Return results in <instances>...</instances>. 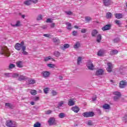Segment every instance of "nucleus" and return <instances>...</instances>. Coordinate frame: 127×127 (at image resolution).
<instances>
[{
    "instance_id": "obj_20",
    "label": "nucleus",
    "mask_w": 127,
    "mask_h": 127,
    "mask_svg": "<svg viewBox=\"0 0 127 127\" xmlns=\"http://www.w3.org/2000/svg\"><path fill=\"white\" fill-rule=\"evenodd\" d=\"M65 102L61 101L58 102V108H61V107H64V104Z\"/></svg>"
},
{
    "instance_id": "obj_30",
    "label": "nucleus",
    "mask_w": 127,
    "mask_h": 127,
    "mask_svg": "<svg viewBox=\"0 0 127 127\" xmlns=\"http://www.w3.org/2000/svg\"><path fill=\"white\" fill-rule=\"evenodd\" d=\"M52 58H51V56H49L47 57L44 58V61L45 62H47V61H49V60H51Z\"/></svg>"
},
{
    "instance_id": "obj_58",
    "label": "nucleus",
    "mask_w": 127,
    "mask_h": 127,
    "mask_svg": "<svg viewBox=\"0 0 127 127\" xmlns=\"http://www.w3.org/2000/svg\"><path fill=\"white\" fill-rule=\"evenodd\" d=\"M46 21L47 22H50V23L52 22V20H51V19L50 18H48Z\"/></svg>"
},
{
    "instance_id": "obj_61",
    "label": "nucleus",
    "mask_w": 127,
    "mask_h": 127,
    "mask_svg": "<svg viewBox=\"0 0 127 127\" xmlns=\"http://www.w3.org/2000/svg\"><path fill=\"white\" fill-rule=\"evenodd\" d=\"M54 26H55V24L54 23H53L51 24V27H54Z\"/></svg>"
},
{
    "instance_id": "obj_32",
    "label": "nucleus",
    "mask_w": 127,
    "mask_h": 127,
    "mask_svg": "<svg viewBox=\"0 0 127 127\" xmlns=\"http://www.w3.org/2000/svg\"><path fill=\"white\" fill-rule=\"evenodd\" d=\"M82 58L81 57H79L78 58V59H77V65H80V64L81 63H82Z\"/></svg>"
},
{
    "instance_id": "obj_21",
    "label": "nucleus",
    "mask_w": 127,
    "mask_h": 127,
    "mask_svg": "<svg viewBox=\"0 0 127 127\" xmlns=\"http://www.w3.org/2000/svg\"><path fill=\"white\" fill-rule=\"evenodd\" d=\"M112 16H113V14H112V13L108 12L106 13V18H107L108 19L112 18Z\"/></svg>"
},
{
    "instance_id": "obj_62",
    "label": "nucleus",
    "mask_w": 127,
    "mask_h": 127,
    "mask_svg": "<svg viewBox=\"0 0 127 127\" xmlns=\"http://www.w3.org/2000/svg\"><path fill=\"white\" fill-rule=\"evenodd\" d=\"M96 99H97V97L95 96L94 98H92V101H96Z\"/></svg>"
},
{
    "instance_id": "obj_51",
    "label": "nucleus",
    "mask_w": 127,
    "mask_h": 127,
    "mask_svg": "<svg viewBox=\"0 0 127 127\" xmlns=\"http://www.w3.org/2000/svg\"><path fill=\"white\" fill-rule=\"evenodd\" d=\"M69 44H65L64 45V48H69Z\"/></svg>"
},
{
    "instance_id": "obj_33",
    "label": "nucleus",
    "mask_w": 127,
    "mask_h": 127,
    "mask_svg": "<svg viewBox=\"0 0 127 127\" xmlns=\"http://www.w3.org/2000/svg\"><path fill=\"white\" fill-rule=\"evenodd\" d=\"M114 95H115V96H117L118 97H121V92H119V91H115L113 93Z\"/></svg>"
},
{
    "instance_id": "obj_8",
    "label": "nucleus",
    "mask_w": 127,
    "mask_h": 127,
    "mask_svg": "<svg viewBox=\"0 0 127 127\" xmlns=\"http://www.w3.org/2000/svg\"><path fill=\"white\" fill-rule=\"evenodd\" d=\"M127 85V80H122L120 83V87L122 89L125 88Z\"/></svg>"
},
{
    "instance_id": "obj_39",
    "label": "nucleus",
    "mask_w": 127,
    "mask_h": 127,
    "mask_svg": "<svg viewBox=\"0 0 127 127\" xmlns=\"http://www.w3.org/2000/svg\"><path fill=\"white\" fill-rule=\"evenodd\" d=\"M24 3L25 4H26L27 5H29L30 3H31V1L30 0H28L27 1H25Z\"/></svg>"
},
{
    "instance_id": "obj_25",
    "label": "nucleus",
    "mask_w": 127,
    "mask_h": 127,
    "mask_svg": "<svg viewBox=\"0 0 127 127\" xmlns=\"http://www.w3.org/2000/svg\"><path fill=\"white\" fill-rule=\"evenodd\" d=\"M97 34H98V31L96 29L93 30L91 32V35L93 37L96 36Z\"/></svg>"
},
{
    "instance_id": "obj_46",
    "label": "nucleus",
    "mask_w": 127,
    "mask_h": 127,
    "mask_svg": "<svg viewBox=\"0 0 127 127\" xmlns=\"http://www.w3.org/2000/svg\"><path fill=\"white\" fill-rule=\"evenodd\" d=\"M52 94L53 96H56V95H57V92H56L55 90H52Z\"/></svg>"
},
{
    "instance_id": "obj_3",
    "label": "nucleus",
    "mask_w": 127,
    "mask_h": 127,
    "mask_svg": "<svg viewBox=\"0 0 127 127\" xmlns=\"http://www.w3.org/2000/svg\"><path fill=\"white\" fill-rule=\"evenodd\" d=\"M41 75L43 78H48L50 76V72L48 71H43L41 72Z\"/></svg>"
},
{
    "instance_id": "obj_49",
    "label": "nucleus",
    "mask_w": 127,
    "mask_h": 127,
    "mask_svg": "<svg viewBox=\"0 0 127 127\" xmlns=\"http://www.w3.org/2000/svg\"><path fill=\"white\" fill-rule=\"evenodd\" d=\"M5 106L7 108H11V104L10 103H6Z\"/></svg>"
},
{
    "instance_id": "obj_52",
    "label": "nucleus",
    "mask_w": 127,
    "mask_h": 127,
    "mask_svg": "<svg viewBox=\"0 0 127 127\" xmlns=\"http://www.w3.org/2000/svg\"><path fill=\"white\" fill-rule=\"evenodd\" d=\"M52 113V111L51 110H48L47 111H46V114L47 115H49L50 114H51Z\"/></svg>"
},
{
    "instance_id": "obj_57",
    "label": "nucleus",
    "mask_w": 127,
    "mask_h": 127,
    "mask_svg": "<svg viewBox=\"0 0 127 127\" xmlns=\"http://www.w3.org/2000/svg\"><path fill=\"white\" fill-rule=\"evenodd\" d=\"M123 121H125V122L127 121V115H126L124 118H123Z\"/></svg>"
},
{
    "instance_id": "obj_37",
    "label": "nucleus",
    "mask_w": 127,
    "mask_h": 127,
    "mask_svg": "<svg viewBox=\"0 0 127 127\" xmlns=\"http://www.w3.org/2000/svg\"><path fill=\"white\" fill-rule=\"evenodd\" d=\"M48 67H49V68H55V64H47Z\"/></svg>"
},
{
    "instance_id": "obj_7",
    "label": "nucleus",
    "mask_w": 127,
    "mask_h": 127,
    "mask_svg": "<svg viewBox=\"0 0 127 127\" xmlns=\"http://www.w3.org/2000/svg\"><path fill=\"white\" fill-rule=\"evenodd\" d=\"M49 125L50 126H53L56 125L55 123V118H51L49 119L48 121Z\"/></svg>"
},
{
    "instance_id": "obj_17",
    "label": "nucleus",
    "mask_w": 127,
    "mask_h": 127,
    "mask_svg": "<svg viewBox=\"0 0 127 127\" xmlns=\"http://www.w3.org/2000/svg\"><path fill=\"white\" fill-rule=\"evenodd\" d=\"M81 44L80 43V42H77L73 45V48H74V49H78V48H79Z\"/></svg>"
},
{
    "instance_id": "obj_35",
    "label": "nucleus",
    "mask_w": 127,
    "mask_h": 127,
    "mask_svg": "<svg viewBox=\"0 0 127 127\" xmlns=\"http://www.w3.org/2000/svg\"><path fill=\"white\" fill-rule=\"evenodd\" d=\"M41 124L40 123L37 122L34 125V127H41Z\"/></svg>"
},
{
    "instance_id": "obj_2",
    "label": "nucleus",
    "mask_w": 127,
    "mask_h": 127,
    "mask_svg": "<svg viewBox=\"0 0 127 127\" xmlns=\"http://www.w3.org/2000/svg\"><path fill=\"white\" fill-rule=\"evenodd\" d=\"M24 45V43L23 42H21L20 44L19 43H16L15 45V48L16 49V50H21V49L22 50L23 47H25V46H23Z\"/></svg>"
},
{
    "instance_id": "obj_34",
    "label": "nucleus",
    "mask_w": 127,
    "mask_h": 127,
    "mask_svg": "<svg viewBox=\"0 0 127 127\" xmlns=\"http://www.w3.org/2000/svg\"><path fill=\"white\" fill-rule=\"evenodd\" d=\"M12 26H20V25H21V24H20V21H17L16 24L15 25H12L11 24Z\"/></svg>"
},
{
    "instance_id": "obj_50",
    "label": "nucleus",
    "mask_w": 127,
    "mask_h": 127,
    "mask_svg": "<svg viewBox=\"0 0 127 127\" xmlns=\"http://www.w3.org/2000/svg\"><path fill=\"white\" fill-rule=\"evenodd\" d=\"M120 41V38H117L114 40V42L115 43L119 42Z\"/></svg>"
},
{
    "instance_id": "obj_45",
    "label": "nucleus",
    "mask_w": 127,
    "mask_h": 127,
    "mask_svg": "<svg viewBox=\"0 0 127 127\" xmlns=\"http://www.w3.org/2000/svg\"><path fill=\"white\" fill-rule=\"evenodd\" d=\"M53 41L54 42H59V39L57 38H54L53 39Z\"/></svg>"
},
{
    "instance_id": "obj_44",
    "label": "nucleus",
    "mask_w": 127,
    "mask_h": 127,
    "mask_svg": "<svg viewBox=\"0 0 127 127\" xmlns=\"http://www.w3.org/2000/svg\"><path fill=\"white\" fill-rule=\"evenodd\" d=\"M41 19H42V15H39L37 18V20H41Z\"/></svg>"
},
{
    "instance_id": "obj_6",
    "label": "nucleus",
    "mask_w": 127,
    "mask_h": 127,
    "mask_svg": "<svg viewBox=\"0 0 127 127\" xmlns=\"http://www.w3.org/2000/svg\"><path fill=\"white\" fill-rule=\"evenodd\" d=\"M82 115L85 118H90V117H93L94 113L92 112H85Z\"/></svg>"
},
{
    "instance_id": "obj_19",
    "label": "nucleus",
    "mask_w": 127,
    "mask_h": 127,
    "mask_svg": "<svg viewBox=\"0 0 127 127\" xmlns=\"http://www.w3.org/2000/svg\"><path fill=\"white\" fill-rule=\"evenodd\" d=\"M103 108L104 110H110V109H111V106L108 104H105L103 106Z\"/></svg>"
},
{
    "instance_id": "obj_36",
    "label": "nucleus",
    "mask_w": 127,
    "mask_h": 127,
    "mask_svg": "<svg viewBox=\"0 0 127 127\" xmlns=\"http://www.w3.org/2000/svg\"><path fill=\"white\" fill-rule=\"evenodd\" d=\"M43 91L45 94H48V92H49V88H45L43 89Z\"/></svg>"
},
{
    "instance_id": "obj_22",
    "label": "nucleus",
    "mask_w": 127,
    "mask_h": 127,
    "mask_svg": "<svg viewBox=\"0 0 127 127\" xmlns=\"http://www.w3.org/2000/svg\"><path fill=\"white\" fill-rule=\"evenodd\" d=\"M118 53H119V51H118V50H113L110 52V55H116V54H118Z\"/></svg>"
},
{
    "instance_id": "obj_53",
    "label": "nucleus",
    "mask_w": 127,
    "mask_h": 127,
    "mask_svg": "<svg viewBox=\"0 0 127 127\" xmlns=\"http://www.w3.org/2000/svg\"><path fill=\"white\" fill-rule=\"evenodd\" d=\"M120 97H121V96H117L116 95H115L114 96V100H115V101H117V100L119 99Z\"/></svg>"
},
{
    "instance_id": "obj_10",
    "label": "nucleus",
    "mask_w": 127,
    "mask_h": 127,
    "mask_svg": "<svg viewBox=\"0 0 127 127\" xmlns=\"http://www.w3.org/2000/svg\"><path fill=\"white\" fill-rule=\"evenodd\" d=\"M107 71L108 72H112V70L113 69V64L111 63H107Z\"/></svg>"
},
{
    "instance_id": "obj_9",
    "label": "nucleus",
    "mask_w": 127,
    "mask_h": 127,
    "mask_svg": "<svg viewBox=\"0 0 127 127\" xmlns=\"http://www.w3.org/2000/svg\"><path fill=\"white\" fill-rule=\"evenodd\" d=\"M107 53V52L104 50H100L97 53V55L98 56H104Z\"/></svg>"
},
{
    "instance_id": "obj_54",
    "label": "nucleus",
    "mask_w": 127,
    "mask_h": 127,
    "mask_svg": "<svg viewBox=\"0 0 127 127\" xmlns=\"http://www.w3.org/2000/svg\"><path fill=\"white\" fill-rule=\"evenodd\" d=\"M34 101H38L39 100V97L38 96H36L34 98Z\"/></svg>"
},
{
    "instance_id": "obj_12",
    "label": "nucleus",
    "mask_w": 127,
    "mask_h": 127,
    "mask_svg": "<svg viewBox=\"0 0 127 127\" xmlns=\"http://www.w3.org/2000/svg\"><path fill=\"white\" fill-rule=\"evenodd\" d=\"M104 73V70L102 69H98L96 70V75L99 76L100 75H103Z\"/></svg>"
},
{
    "instance_id": "obj_18",
    "label": "nucleus",
    "mask_w": 127,
    "mask_h": 127,
    "mask_svg": "<svg viewBox=\"0 0 127 127\" xmlns=\"http://www.w3.org/2000/svg\"><path fill=\"white\" fill-rule=\"evenodd\" d=\"M110 29H111V25H106L102 28L103 31H106V30H109Z\"/></svg>"
},
{
    "instance_id": "obj_56",
    "label": "nucleus",
    "mask_w": 127,
    "mask_h": 127,
    "mask_svg": "<svg viewBox=\"0 0 127 127\" xmlns=\"http://www.w3.org/2000/svg\"><path fill=\"white\" fill-rule=\"evenodd\" d=\"M72 35H73L74 36H76V35H77V31H74L72 32Z\"/></svg>"
},
{
    "instance_id": "obj_23",
    "label": "nucleus",
    "mask_w": 127,
    "mask_h": 127,
    "mask_svg": "<svg viewBox=\"0 0 127 127\" xmlns=\"http://www.w3.org/2000/svg\"><path fill=\"white\" fill-rule=\"evenodd\" d=\"M6 125L7 126V127H12L11 126H12V121H11V120L7 121Z\"/></svg>"
},
{
    "instance_id": "obj_59",
    "label": "nucleus",
    "mask_w": 127,
    "mask_h": 127,
    "mask_svg": "<svg viewBox=\"0 0 127 127\" xmlns=\"http://www.w3.org/2000/svg\"><path fill=\"white\" fill-rule=\"evenodd\" d=\"M87 125L88 126H92V121H88L87 123Z\"/></svg>"
},
{
    "instance_id": "obj_5",
    "label": "nucleus",
    "mask_w": 127,
    "mask_h": 127,
    "mask_svg": "<svg viewBox=\"0 0 127 127\" xmlns=\"http://www.w3.org/2000/svg\"><path fill=\"white\" fill-rule=\"evenodd\" d=\"M5 75L6 77H13V78H17L18 77V73H6Z\"/></svg>"
},
{
    "instance_id": "obj_63",
    "label": "nucleus",
    "mask_w": 127,
    "mask_h": 127,
    "mask_svg": "<svg viewBox=\"0 0 127 127\" xmlns=\"http://www.w3.org/2000/svg\"><path fill=\"white\" fill-rule=\"evenodd\" d=\"M59 79H60V80H63V77L62 76H60L59 77Z\"/></svg>"
},
{
    "instance_id": "obj_24",
    "label": "nucleus",
    "mask_w": 127,
    "mask_h": 127,
    "mask_svg": "<svg viewBox=\"0 0 127 127\" xmlns=\"http://www.w3.org/2000/svg\"><path fill=\"white\" fill-rule=\"evenodd\" d=\"M27 77L24 75H20L18 78L19 81H22L23 80H26Z\"/></svg>"
},
{
    "instance_id": "obj_14",
    "label": "nucleus",
    "mask_w": 127,
    "mask_h": 127,
    "mask_svg": "<svg viewBox=\"0 0 127 127\" xmlns=\"http://www.w3.org/2000/svg\"><path fill=\"white\" fill-rule=\"evenodd\" d=\"M16 66L18 68H22L23 67V62L22 61H19L16 63Z\"/></svg>"
},
{
    "instance_id": "obj_42",
    "label": "nucleus",
    "mask_w": 127,
    "mask_h": 127,
    "mask_svg": "<svg viewBox=\"0 0 127 127\" xmlns=\"http://www.w3.org/2000/svg\"><path fill=\"white\" fill-rule=\"evenodd\" d=\"M65 13L66 14H67V15H72V14H73V12L71 11H66Z\"/></svg>"
},
{
    "instance_id": "obj_1",
    "label": "nucleus",
    "mask_w": 127,
    "mask_h": 127,
    "mask_svg": "<svg viewBox=\"0 0 127 127\" xmlns=\"http://www.w3.org/2000/svg\"><path fill=\"white\" fill-rule=\"evenodd\" d=\"M0 55H4L6 57H9L10 53L6 50V49L2 48L0 52Z\"/></svg>"
},
{
    "instance_id": "obj_47",
    "label": "nucleus",
    "mask_w": 127,
    "mask_h": 127,
    "mask_svg": "<svg viewBox=\"0 0 127 127\" xmlns=\"http://www.w3.org/2000/svg\"><path fill=\"white\" fill-rule=\"evenodd\" d=\"M86 31H87V29L85 28H83L81 29V33H86Z\"/></svg>"
},
{
    "instance_id": "obj_29",
    "label": "nucleus",
    "mask_w": 127,
    "mask_h": 127,
    "mask_svg": "<svg viewBox=\"0 0 127 127\" xmlns=\"http://www.w3.org/2000/svg\"><path fill=\"white\" fill-rule=\"evenodd\" d=\"M65 113H61L59 115V117L60 118V119H63L65 118Z\"/></svg>"
},
{
    "instance_id": "obj_27",
    "label": "nucleus",
    "mask_w": 127,
    "mask_h": 127,
    "mask_svg": "<svg viewBox=\"0 0 127 127\" xmlns=\"http://www.w3.org/2000/svg\"><path fill=\"white\" fill-rule=\"evenodd\" d=\"M26 49V47H23L22 49V53L24 55H27L28 53L26 51H25V49Z\"/></svg>"
},
{
    "instance_id": "obj_31",
    "label": "nucleus",
    "mask_w": 127,
    "mask_h": 127,
    "mask_svg": "<svg viewBox=\"0 0 127 127\" xmlns=\"http://www.w3.org/2000/svg\"><path fill=\"white\" fill-rule=\"evenodd\" d=\"M115 22L116 24H117L119 26H121L122 25V22H121V21L120 20H116L115 21Z\"/></svg>"
},
{
    "instance_id": "obj_43",
    "label": "nucleus",
    "mask_w": 127,
    "mask_h": 127,
    "mask_svg": "<svg viewBox=\"0 0 127 127\" xmlns=\"http://www.w3.org/2000/svg\"><path fill=\"white\" fill-rule=\"evenodd\" d=\"M14 67H15V65L11 64L9 65V69H13V68H14Z\"/></svg>"
},
{
    "instance_id": "obj_11",
    "label": "nucleus",
    "mask_w": 127,
    "mask_h": 127,
    "mask_svg": "<svg viewBox=\"0 0 127 127\" xmlns=\"http://www.w3.org/2000/svg\"><path fill=\"white\" fill-rule=\"evenodd\" d=\"M103 3L105 6H109L112 4V1L111 0H103Z\"/></svg>"
},
{
    "instance_id": "obj_13",
    "label": "nucleus",
    "mask_w": 127,
    "mask_h": 127,
    "mask_svg": "<svg viewBox=\"0 0 127 127\" xmlns=\"http://www.w3.org/2000/svg\"><path fill=\"white\" fill-rule=\"evenodd\" d=\"M71 110H72L74 113H79V111H80V108L78 106H74L71 108Z\"/></svg>"
},
{
    "instance_id": "obj_15",
    "label": "nucleus",
    "mask_w": 127,
    "mask_h": 127,
    "mask_svg": "<svg viewBox=\"0 0 127 127\" xmlns=\"http://www.w3.org/2000/svg\"><path fill=\"white\" fill-rule=\"evenodd\" d=\"M114 15L116 18H117L118 19H121V18H123L124 16L122 13H116Z\"/></svg>"
},
{
    "instance_id": "obj_28",
    "label": "nucleus",
    "mask_w": 127,
    "mask_h": 127,
    "mask_svg": "<svg viewBox=\"0 0 127 127\" xmlns=\"http://www.w3.org/2000/svg\"><path fill=\"white\" fill-rule=\"evenodd\" d=\"M66 25L67 26V29H68V30H70V29H72V26L71 25V23L69 22H66Z\"/></svg>"
},
{
    "instance_id": "obj_16",
    "label": "nucleus",
    "mask_w": 127,
    "mask_h": 127,
    "mask_svg": "<svg viewBox=\"0 0 127 127\" xmlns=\"http://www.w3.org/2000/svg\"><path fill=\"white\" fill-rule=\"evenodd\" d=\"M67 104L69 106H74V105H75V102L74 101V100L70 99L68 100Z\"/></svg>"
},
{
    "instance_id": "obj_40",
    "label": "nucleus",
    "mask_w": 127,
    "mask_h": 127,
    "mask_svg": "<svg viewBox=\"0 0 127 127\" xmlns=\"http://www.w3.org/2000/svg\"><path fill=\"white\" fill-rule=\"evenodd\" d=\"M34 83H35V80L34 79H29V84H34Z\"/></svg>"
},
{
    "instance_id": "obj_26",
    "label": "nucleus",
    "mask_w": 127,
    "mask_h": 127,
    "mask_svg": "<svg viewBox=\"0 0 127 127\" xmlns=\"http://www.w3.org/2000/svg\"><path fill=\"white\" fill-rule=\"evenodd\" d=\"M101 40H102V36H101V35L99 34L97 37L96 41L98 43H100V42H101Z\"/></svg>"
},
{
    "instance_id": "obj_55",
    "label": "nucleus",
    "mask_w": 127,
    "mask_h": 127,
    "mask_svg": "<svg viewBox=\"0 0 127 127\" xmlns=\"http://www.w3.org/2000/svg\"><path fill=\"white\" fill-rule=\"evenodd\" d=\"M44 36H45V37H50V34H44Z\"/></svg>"
},
{
    "instance_id": "obj_4",
    "label": "nucleus",
    "mask_w": 127,
    "mask_h": 127,
    "mask_svg": "<svg viewBox=\"0 0 127 127\" xmlns=\"http://www.w3.org/2000/svg\"><path fill=\"white\" fill-rule=\"evenodd\" d=\"M86 66L89 70H94V65L92 63V62L89 61L87 62Z\"/></svg>"
},
{
    "instance_id": "obj_41",
    "label": "nucleus",
    "mask_w": 127,
    "mask_h": 127,
    "mask_svg": "<svg viewBox=\"0 0 127 127\" xmlns=\"http://www.w3.org/2000/svg\"><path fill=\"white\" fill-rule=\"evenodd\" d=\"M54 55L56 57H59L60 56V53L59 52H55L54 53Z\"/></svg>"
},
{
    "instance_id": "obj_60",
    "label": "nucleus",
    "mask_w": 127,
    "mask_h": 127,
    "mask_svg": "<svg viewBox=\"0 0 127 127\" xmlns=\"http://www.w3.org/2000/svg\"><path fill=\"white\" fill-rule=\"evenodd\" d=\"M31 0V1L32 2H34V3H36V2H37V0Z\"/></svg>"
},
{
    "instance_id": "obj_48",
    "label": "nucleus",
    "mask_w": 127,
    "mask_h": 127,
    "mask_svg": "<svg viewBox=\"0 0 127 127\" xmlns=\"http://www.w3.org/2000/svg\"><path fill=\"white\" fill-rule=\"evenodd\" d=\"M85 20L86 21H90L91 20V18L89 16L85 17Z\"/></svg>"
},
{
    "instance_id": "obj_64",
    "label": "nucleus",
    "mask_w": 127,
    "mask_h": 127,
    "mask_svg": "<svg viewBox=\"0 0 127 127\" xmlns=\"http://www.w3.org/2000/svg\"><path fill=\"white\" fill-rule=\"evenodd\" d=\"M31 105H32V106H34V102H31Z\"/></svg>"
},
{
    "instance_id": "obj_38",
    "label": "nucleus",
    "mask_w": 127,
    "mask_h": 127,
    "mask_svg": "<svg viewBox=\"0 0 127 127\" xmlns=\"http://www.w3.org/2000/svg\"><path fill=\"white\" fill-rule=\"evenodd\" d=\"M30 93L32 95L35 96V95H36L37 93H36V90H32L30 91Z\"/></svg>"
}]
</instances>
